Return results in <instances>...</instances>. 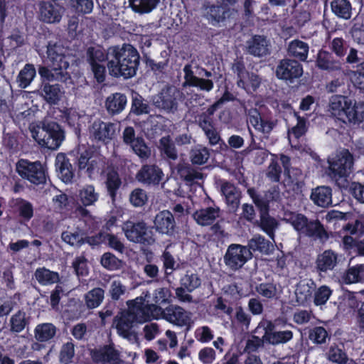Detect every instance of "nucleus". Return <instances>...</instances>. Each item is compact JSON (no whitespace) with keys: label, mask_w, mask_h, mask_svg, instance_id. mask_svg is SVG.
<instances>
[{"label":"nucleus","mask_w":364,"mask_h":364,"mask_svg":"<svg viewBox=\"0 0 364 364\" xmlns=\"http://www.w3.org/2000/svg\"><path fill=\"white\" fill-rule=\"evenodd\" d=\"M149 296L146 292L144 296H139L127 301V310L120 312L114 317V325L119 336L129 341L136 339L134 326L151 319L149 305L145 299Z\"/></svg>","instance_id":"1"},{"label":"nucleus","mask_w":364,"mask_h":364,"mask_svg":"<svg viewBox=\"0 0 364 364\" xmlns=\"http://www.w3.org/2000/svg\"><path fill=\"white\" fill-rule=\"evenodd\" d=\"M107 68L112 76H123L127 79L136 75L140 55L133 46L124 44L121 48L118 46L109 47L107 52Z\"/></svg>","instance_id":"2"},{"label":"nucleus","mask_w":364,"mask_h":364,"mask_svg":"<svg viewBox=\"0 0 364 364\" xmlns=\"http://www.w3.org/2000/svg\"><path fill=\"white\" fill-rule=\"evenodd\" d=\"M329 110L338 120L345 124L364 123V102H356L343 95L332 96Z\"/></svg>","instance_id":"3"},{"label":"nucleus","mask_w":364,"mask_h":364,"mask_svg":"<svg viewBox=\"0 0 364 364\" xmlns=\"http://www.w3.org/2000/svg\"><path fill=\"white\" fill-rule=\"evenodd\" d=\"M30 130L35 141L48 149H58L65 139L63 131L55 122L45 121L39 125L31 124Z\"/></svg>","instance_id":"4"},{"label":"nucleus","mask_w":364,"mask_h":364,"mask_svg":"<svg viewBox=\"0 0 364 364\" xmlns=\"http://www.w3.org/2000/svg\"><path fill=\"white\" fill-rule=\"evenodd\" d=\"M282 219L300 233L318 238L327 237L325 230L318 220L309 221L301 213L284 210Z\"/></svg>","instance_id":"5"},{"label":"nucleus","mask_w":364,"mask_h":364,"mask_svg":"<svg viewBox=\"0 0 364 364\" xmlns=\"http://www.w3.org/2000/svg\"><path fill=\"white\" fill-rule=\"evenodd\" d=\"M151 318L158 319L162 317L176 326H190L193 323L191 313L177 305H169L163 309L159 305L148 304Z\"/></svg>","instance_id":"6"},{"label":"nucleus","mask_w":364,"mask_h":364,"mask_svg":"<svg viewBox=\"0 0 364 364\" xmlns=\"http://www.w3.org/2000/svg\"><path fill=\"white\" fill-rule=\"evenodd\" d=\"M47 61L52 70L56 72V75H60V79L67 83L69 80L71 82V77L66 70L69 67L68 58L63 53V48L56 43H48L47 46Z\"/></svg>","instance_id":"7"},{"label":"nucleus","mask_w":364,"mask_h":364,"mask_svg":"<svg viewBox=\"0 0 364 364\" xmlns=\"http://www.w3.org/2000/svg\"><path fill=\"white\" fill-rule=\"evenodd\" d=\"M16 171L22 178L33 184L38 185L46 182L44 168L38 161L20 159L16 164Z\"/></svg>","instance_id":"8"},{"label":"nucleus","mask_w":364,"mask_h":364,"mask_svg":"<svg viewBox=\"0 0 364 364\" xmlns=\"http://www.w3.org/2000/svg\"><path fill=\"white\" fill-rule=\"evenodd\" d=\"M251 250L247 246L231 244L224 255V262L232 270H237L252 258Z\"/></svg>","instance_id":"9"},{"label":"nucleus","mask_w":364,"mask_h":364,"mask_svg":"<svg viewBox=\"0 0 364 364\" xmlns=\"http://www.w3.org/2000/svg\"><path fill=\"white\" fill-rule=\"evenodd\" d=\"M122 230L130 242L151 244L154 241L151 232L149 230L146 225L143 222L134 223L131 221H127L122 226Z\"/></svg>","instance_id":"10"},{"label":"nucleus","mask_w":364,"mask_h":364,"mask_svg":"<svg viewBox=\"0 0 364 364\" xmlns=\"http://www.w3.org/2000/svg\"><path fill=\"white\" fill-rule=\"evenodd\" d=\"M329 175L336 178L348 175L353 164V156L348 150H343L335 158L328 160Z\"/></svg>","instance_id":"11"},{"label":"nucleus","mask_w":364,"mask_h":364,"mask_svg":"<svg viewBox=\"0 0 364 364\" xmlns=\"http://www.w3.org/2000/svg\"><path fill=\"white\" fill-rule=\"evenodd\" d=\"M260 329H262L264 331V339L265 342L272 345L286 343L293 338L291 331H274V325L272 321L268 320L261 321L255 329V333H257Z\"/></svg>","instance_id":"12"},{"label":"nucleus","mask_w":364,"mask_h":364,"mask_svg":"<svg viewBox=\"0 0 364 364\" xmlns=\"http://www.w3.org/2000/svg\"><path fill=\"white\" fill-rule=\"evenodd\" d=\"M303 72V66L298 60L284 58L277 66L276 76L280 80L293 83L302 75Z\"/></svg>","instance_id":"13"},{"label":"nucleus","mask_w":364,"mask_h":364,"mask_svg":"<svg viewBox=\"0 0 364 364\" xmlns=\"http://www.w3.org/2000/svg\"><path fill=\"white\" fill-rule=\"evenodd\" d=\"M116 125L112 122L101 120L95 121L90 128V136L95 140L105 144L110 141L115 136Z\"/></svg>","instance_id":"14"},{"label":"nucleus","mask_w":364,"mask_h":364,"mask_svg":"<svg viewBox=\"0 0 364 364\" xmlns=\"http://www.w3.org/2000/svg\"><path fill=\"white\" fill-rule=\"evenodd\" d=\"M176 221L172 213L168 210L159 212L154 218V228L162 235H172L175 232Z\"/></svg>","instance_id":"15"},{"label":"nucleus","mask_w":364,"mask_h":364,"mask_svg":"<svg viewBox=\"0 0 364 364\" xmlns=\"http://www.w3.org/2000/svg\"><path fill=\"white\" fill-rule=\"evenodd\" d=\"M249 196L252 198L255 204L261 211L268 210V203L270 201H278L281 198L279 188L277 186L270 188L265 193L264 198H260L254 188L247 190Z\"/></svg>","instance_id":"16"},{"label":"nucleus","mask_w":364,"mask_h":364,"mask_svg":"<svg viewBox=\"0 0 364 364\" xmlns=\"http://www.w3.org/2000/svg\"><path fill=\"white\" fill-rule=\"evenodd\" d=\"M316 65L320 70L337 71L342 68L341 61L329 51L321 49L316 55Z\"/></svg>","instance_id":"17"},{"label":"nucleus","mask_w":364,"mask_h":364,"mask_svg":"<svg viewBox=\"0 0 364 364\" xmlns=\"http://www.w3.org/2000/svg\"><path fill=\"white\" fill-rule=\"evenodd\" d=\"M246 52L254 56L262 58L269 54L268 42L264 36L254 35L246 42Z\"/></svg>","instance_id":"18"},{"label":"nucleus","mask_w":364,"mask_h":364,"mask_svg":"<svg viewBox=\"0 0 364 364\" xmlns=\"http://www.w3.org/2000/svg\"><path fill=\"white\" fill-rule=\"evenodd\" d=\"M62 7L57 4L42 1L39 5L40 19L46 23L59 22L61 19Z\"/></svg>","instance_id":"19"},{"label":"nucleus","mask_w":364,"mask_h":364,"mask_svg":"<svg viewBox=\"0 0 364 364\" xmlns=\"http://www.w3.org/2000/svg\"><path fill=\"white\" fill-rule=\"evenodd\" d=\"M164 173L162 171L156 166H144L137 173V180L147 185H157L162 180Z\"/></svg>","instance_id":"20"},{"label":"nucleus","mask_w":364,"mask_h":364,"mask_svg":"<svg viewBox=\"0 0 364 364\" xmlns=\"http://www.w3.org/2000/svg\"><path fill=\"white\" fill-rule=\"evenodd\" d=\"M193 216L198 225H211L220 216V209L216 206L201 208L196 210Z\"/></svg>","instance_id":"21"},{"label":"nucleus","mask_w":364,"mask_h":364,"mask_svg":"<svg viewBox=\"0 0 364 364\" xmlns=\"http://www.w3.org/2000/svg\"><path fill=\"white\" fill-rule=\"evenodd\" d=\"M247 122L264 134H269L275 126L274 122L262 119L257 109L249 111Z\"/></svg>","instance_id":"22"},{"label":"nucleus","mask_w":364,"mask_h":364,"mask_svg":"<svg viewBox=\"0 0 364 364\" xmlns=\"http://www.w3.org/2000/svg\"><path fill=\"white\" fill-rule=\"evenodd\" d=\"M309 46L299 39L292 40L289 43L287 54L296 60L306 61L308 57Z\"/></svg>","instance_id":"23"},{"label":"nucleus","mask_w":364,"mask_h":364,"mask_svg":"<svg viewBox=\"0 0 364 364\" xmlns=\"http://www.w3.org/2000/svg\"><path fill=\"white\" fill-rule=\"evenodd\" d=\"M92 358L95 362H109L117 363L119 360V352L113 347L106 346L91 351Z\"/></svg>","instance_id":"24"},{"label":"nucleus","mask_w":364,"mask_h":364,"mask_svg":"<svg viewBox=\"0 0 364 364\" xmlns=\"http://www.w3.org/2000/svg\"><path fill=\"white\" fill-rule=\"evenodd\" d=\"M55 166L58 177L65 183H70L73 178V171L72 166L65 154L60 153L57 155Z\"/></svg>","instance_id":"25"},{"label":"nucleus","mask_w":364,"mask_h":364,"mask_svg":"<svg viewBox=\"0 0 364 364\" xmlns=\"http://www.w3.org/2000/svg\"><path fill=\"white\" fill-rule=\"evenodd\" d=\"M99 198L100 193L95 189L93 185H85L79 191L78 199L83 206L95 205Z\"/></svg>","instance_id":"26"},{"label":"nucleus","mask_w":364,"mask_h":364,"mask_svg":"<svg viewBox=\"0 0 364 364\" xmlns=\"http://www.w3.org/2000/svg\"><path fill=\"white\" fill-rule=\"evenodd\" d=\"M311 199L320 207H328L332 203L331 190L327 186H318L313 189Z\"/></svg>","instance_id":"27"},{"label":"nucleus","mask_w":364,"mask_h":364,"mask_svg":"<svg viewBox=\"0 0 364 364\" xmlns=\"http://www.w3.org/2000/svg\"><path fill=\"white\" fill-rule=\"evenodd\" d=\"M221 192L225 198L228 205L235 210L239 205L240 197L237 189L232 184L225 182L221 186Z\"/></svg>","instance_id":"28"},{"label":"nucleus","mask_w":364,"mask_h":364,"mask_svg":"<svg viewBox=\"0 0 364 364\" xmlns=\"http://www.w3.org/2000/svg\"><path fill=\"white\" fill-rule=\"evenodd\" d=\"M127 104V97L121 92H114L106 100V108L109 113L117 114L122 112Z\"/></svg>","instance_id":"29"},{"label":"nucleus","mask_w":364,"mask_h":364,"mask_svg":"<svg viewBox=\"0 0 364 364\" xmlns=\"http://www.w3.org/2000/svg\"><path fill=\"white\" fill-rule=\"evenodd\" d=\"M56 333L55 326L50 323L38 324L34 329V338L39 342H46L52 339Z\"/></svg>","instance_id":"30"},{"label":"nucleus","mask_w":364,"mask_h":364,"mask_svg":"<svg viewBox=\"0 0 364 364\" xmlns=\"http://www.w3.org/2000/svg\"><path fill=\"white\" fill-rule=\"evenodd\" d=\"M332 12L338 18L350 19L352 15V6L349 0H333L331 3Z\"/></svg>","instance_id":"31"},{"label":"nucleus","mask_w":364,"mask_h":364,"mask_svg":"<svg viewBox=\"0 0 364 364\" xmlns=\"http://www.w3.org/2000/svg\"><path fill=\"white\" fill-rule=\"evenodd\" d=\"M337 263V256L331 250H326L316 259L317 268L322 272L333 269Z\"/></svg>","instance_id":"32"},{"label":"nucleus","mask_w":364,"mask_h":364,"mask_svg":"<svg viewBox=\"0 0 364 364\" xmlns=\"http://www.w3.org/2000/svg\"><path fill=\"white\" fill-rule=\"evenodd\" d=\"M29 323V318L23 311H18L13 314L9 320L10 331L13 333H21Z\"/></svg>","instance_id":"33"},{"label":"nucleus","mask_w":364,"mask_h":364,"mask_svg":"<svg viewBox=\"0 0 364 364\" xmlns=\"http://www.w3.org/2000/svg\"><path fill=\"white\" fill-rule=\"evenodd\" d=\"M34 277L38 282L43 286L50 285L59 281V274L45 267L38 268Z\"/></svg>","instance_id":"34"},{"label":"nucleus","mask_w":364,"mask_h":364,"mask_svg":"<svg viewBox=\"0 0 364 364\" xmlns=\"http://www.w3.org/2000/svg\"><path fill=\"white\" fill-rule=\"evenodd\" d=\"M231 70L237 75V84L239 87H245L246 86L245 79L248 71L246 70L243 58L237 57L232 63Z\"/></svg>","instance_id":"35"},{"label":"nucleus","mask_w":364,"mask_h":364,"mask_svg":"<svg viewBox=\"0 0 364 364\" xmlns=\"http://www.w3.org/2000/svg\"><path fill=\"white\" fill-rule=\"evenodd\" d=\"M36 75V70L34 65L31 63H26L17 76L19 87L22 89L26 88L31 84Z\"/></svg>","instance_id":"36"},{"label":"nucleus","mask_w":364,"mask_h":364,"mask_svg":"<svg viewBox=\"0 0 364 364\" xmlns=\"http://www.w3.org/2000/svg\"><path fill=\"white\" fill-rule=\"evenodd\" d=\"M160 0H129V6L138 14H148L152 11Z\"/></svg>","instance_id":"37"},{"label":"nucleus","mask_w":364,"mask_h":364,"mask_svg":"<svg viewBox=\"0 0 364 364\" xmlns=\"http://www.w3.org/2000/svg\"><path fill=\"white\" fill-rule=\"evenodd\" d=\"M104 298L105 291L100 287L92 289L84 296L85 302L88 309L98 307L102 303Z\"/></svg>","instance_id":"38"},{"label":"nucleus","mask_w":364,"mask_h":364,"mask_svg":"<svg viewBox=\"0 0 364 364\" xmlns=\"http://www.w3.org/2000/svg\"><path fill=\"white\" fill-rule=\"evenodd\" d=\"M313 283L301 281L296 286L295 295L299 304H304L310 299L313 291Z\"/></svg>","instance_id":"39"},{"label":"nucleus","mask_w":364,"mask_h":364,"mask_svg":"<svg viewBox=\"0 0 364 364\" xmlns=\"http://www.w3.org/2000/svg\"><path fill=\"white\" fill-rule=\"evenodd\" d=\"M38 73L41 76L43 88L42 91H60L58 85H50L49 82L55 80V74L52 70L46 66H39Z\"/></svg>","instance_id":"40"},{"label":"nucleus","mask_w":364,"mask_h":364,"mask_svg":"<svg viewBox=\"0 0 364 364\" xmlns=\"http://www.w3.org/2000/svg\"><path fill=\"white\" fill-rule=\"evenodd\" d=\"M348 48V46L346 41L342 37H336L329 41L328 43L330 52L334 54L340 60H343L347 54Z\"/></svg>","instance_id":"41"},{"label":"nucleus","mask_w":364,"mask_h":364,"mask_svg":"<svg viewBox=\"0 0 364 364\" xmlns=\"http://www.w3.org/2000/svg\"><path fill=\"white\" fill-rule=\"evenodd\" d=\"M224 5H215L212 4L205 6V16L213 23H220L225 19V9Z\"/></svg>","instance_id":"42"},{"label":"nucleus","mask_w":364,"mask_h":364,"mask_svg":"<svg viewBox=\"0 0 364 364\" xmlns=\"http://www.w3.org/2000/svg\"><path fill=\"white\" fill-rule=\"evenodd\" d=\"M260 227L273 240L274 231L277 228L278 223L268 215L267 210L261 211Z\"/></svg>","instance_id":"43"},{"label":"nucleus","mask_w":364,"mask_h":364,"mask_svg":"<svg viewBox=\"0 0 364 364\" xmlns=\"http://www.w3.org/2000/svg\"><path fill=\"white\" fill-rule=\"evenodd\" d=\"M273 247L270 242L260 235H255L248 242V248L267 254Z\"/></svg>","instance_id":"44"},{"label":"nucleus","mask_w":364,"mask_h":364,"mask_svg":"<svg viewBox=\"0 0 364 364\" xmlns=\"http://www.w3.org/2000/svg\"><path fill=\"white\" fill-rule=\"evenodd\" d=\"M210 157L209 151L207 148L202 146L194 147L191 151V161L195 164H204Z\"/></svg>","instance_id":"45"},{"label":"nucleus","mask_w":364,"mask_h":364,"mask_svg":"<svg viewBox=\"0 0 364 364\" xmlns=\"http://www.w3.org/2000/svg\"><path fill=\"white\" fill-rule=\"evenodd\" d=\"M159 149L170 159L176 160L177 159L176 147L169 136H164L159 140Z\"/></svg>","instance_id":"46"},{"label":"nucleus","mask_w":364,"mask_h":364,"mask_svg":"<svg viewBox=\"0 0 364 364\" xmlns=\"http://www.w3.org/2000/svg\"><path fill=\"white\" fill-rule=\"evenodd\" d=\"M61 238L71 246H80L84 243L83 233L80 230H66L62 233Z\"/></svg>","instance_id":"47"},{"label":"nucleus","mask_w":364,"mask_h":364,"mask_svg":"<svg viewBox=\"0 0 364 364\" xmlns=\"http://www.w3.org/2000/svg\"><path fill=\"white\" fill-rule=\"evenodd\" d=\"M181 284L182 287L191 292L200 285V279L196 274L187 272L184 277L181 278Z\"/></svg>","instance_id":"48"},{"label":"nucleus","mask_w":364,"mask_h":364,"mask_svg":"<svg viewBox=\"0 0 364 364\" xmlns=\"http://www.w3.org/2000/svg\"><path fill=\"white\" fill-rule=\"evenodd\" d=\"M297 119L296 124L289 131L288 136L289 142L291 144L292 138L299 139L303 136L307 131L306 121L304 118L296 114Z\"/></svg>","instance_id":"49"},{"label":"nucleus","mask_w":364,"mask_h":364,"mask_svg":"<svg viewBox=\"0 0 364 364\" xmlns=\"http://www.w3.org/2000/svg\"><path fill=\"white\" fill-rule=\"evenodd\" d=\"M328 360L338 364H345L348 360L347 355L336 346H331L326 353Z\"/></svg>","instance_id":"50"},{"label":"nucleus","mask_w":364,"mask_h":364,"mask_svg":"<svg viewBox=\"0 0 364 364\" xmlns=\"http://www.w3.org/2000/svg\"><path fill=\"white\" fill-rule=\"evenodd\" d=\"M87 58L89 64H102L107 60V53L102 49L90 47L87 50Z\"/></svg>","instance_id":"51"},{"label":"nucleus","mask_w":364,"mask_h":364,"mask_svg":"<svg viewBox=\"0 0 364 364\" xmlns=\"http://www.w3.org/2000/svg\"><path fill=\"white\" fill-rule=\"evenodd\" d=\"M127 291V287L119 279L113 280L109 287L108 294L112 300L117 301Z\"/></svg>","instance_id":"52"},{"label":"nucleus","mask_w":364,"mask_h":364,"mask_svg":"<svg viewBox=\"0 0 364 364\" xmlns=\"http://www.w3.org/2000/svg\"><path fill=\"white\" fill-rule=\"evenodd\" d=\"M183 85L184 87L186 85L189 87H196L203 90L210 91L213 87V82L211 80L200 78L195 75L188 81H185Z\"/></svg>","instance_id":"53"},{"label":"nucleus","mask_w":364,"mask_h":364,"mask_svg":"<svg viewBox=\"0 0 364 364\" xmlns=\"http://www.w3.org/2000/svg\"><path fill=\"white\" fill-rule=\"evenodd\" d=\"M328 338V334L323 327H314L312 329H311L309 333V338L314 343H325Z\"/></svg>","instance_id":"54"},{"label":"nucleus","mask_w":364,"mask_h":364,"mask_svg":"<svg viewBox=\"0 0 364 364\" xmlns=\"http://www.w3.org/2000/svg\"><path fill=\"white\" fill-rule=\"evenodd\" d=\"M256 291L259 294L267 299L276 298L279 294L277 286L272 283H262L257 286Z\"/></svg>","instance_id":"55"},{"label":"nucleus","mask_w":364,"mask_h":364,"mask_svg":"<svg viewBox=\"0 0 364 364\" xmlns=\"http://www.w3.org/2000/svg\"><path fill=\"white\" fill-rule=\"evenodd\" d=\"M148 200V196L144 190L135 188L129 195V201L134 207H142Z\"/></svg>","instance_id":"56"},{"label":"nucleus","mask_w":364,"mask_h":364,"mask_svg":"<svg viewBox=\"0 0 364 364\" xmlns=\"http://www.w3.org/2000/svg\"><path fill=\"white\" fill-rule=\"evenodd\" d=\"M171 297V292L166 287L157 288L152 294V299L155 305L169 303Z\"/></svg>","instance_id":"57"},{"label":"nucleus","mask_w":364,"mask_h":364,"mask_svg":"<svg viewBox=\"0 0 364 364\" xmlns=\"http://www.w3.org/2000/svg\"><path fill=\"white\" fill-rule=\"evenodd\" d=\"M102 265L109 270L119 269L122 266V262L111 253H105L101 258Z\"/></svg>","instance_id":"58"},{"label":"nucleus","mask_w":364,"mask_h":364,"mask_svg":"<svg viewBox=\"0 0 364 364\" xmlns=\"http://www.w3.org/2000/svg\"><path fill=\"white\" fill-rule=\"evenodd\" d=\"M71 6L77 13L90 14L94 7L93 0H70Z\"/></svg>","instance_id":"59"},{"label":"nucleus","mask_w":364,"mask_h":364,"mask_svg":"<svg viewBox=\"0 0 364 364\" xmlns=\"http://www.w3.org/2000/svg\"><path fill=\"white\" fill-rule=\"evenodd\" d=\"M363 273H364V264L350 267L344 277V281L346 284L358 282L361 279L360 274Z\"/></svg>","instance_id":"60"},{"label":"nucleus","mask_w":364,"mask_h":364,"mask_svg":"<svg viewBox=\"0 0 364 364\" xmlns=\"http://www.w3.org/2000/svg\"><path fill=\"white\" fill-rule=\"evenodd\" d=\"M332 294L331 289L326 286L323 285L320 287L314 293V304L316 306H321L325 304L329 299Z\"/></svg>","instance_id":"61"},{"label":"nucleus","mask_w":364,"mask_h":364,"mask_svg":"<svg viewBox=\"0 0 364 364\" xmlns=\"http://www.w3.org/2000/svg\"><path fill=\"white\" fill-rule=\"evenodd\" d=\"M106 183L108 191L109 192L110 195L114 197L116 191L119 188L121 185V180L118 173L115 171L112 170L108 172Z\"/></svg>","instance_id":"62"},{"label":"nucleus","mask_w":364,"mask_h":364,"mask_svg":"<svg viewBox=\"0 0 364 364\" xmlns=\"http://www.w3.org/2000/svg\"><path fill=\"white\" fill-rule=\"evenodd\" d=\"M75 355V348L72 343H66L64 344L60 353V361L63 364H69Z\"/></svg>","instance_id":"63"},{"label":"nucleus","mask_w":364,"mask_h":364,"mask_svg":"<svg viewBox=\"0 0 364 364\" xmlns=\"http://www.w3.org/2000/svg\"><path fill=\"white\" fill-rule=\"evenodd\" d=\"M134 152L141 159H147L151 154L150 149L146 145L145 142L141 138L135 141L131 145Z\"/></svg>","instance_id":"64"}]
</instances>
